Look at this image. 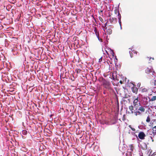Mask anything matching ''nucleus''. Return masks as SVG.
Returning <instances> with one entry per match:
<instances>
[{
    "label": "nucleus",
    "mask_w": 156,
    "mask_h": 156,
    "mask_svg": "<svg viewBox=\"0 0 156 156\" xmlns=\"http://www.w3.org/2000/svg\"><path fill=\"white\" fill-rule=\"evenodd\" d=\"M147 107V106H142L141 105L138 107L137 110H135L134 112V115L136 116L139 115H141L145 112V109Z\"/></svg>",
    "instance_id": "1"
},
{
    "label": "nucleus",
    "mask_w": 156,
    "mask_h": 156,
    "mask_svg": "<svg viewBox=\"0 0 156 156\" xmlns=\"http://www.w3.org/2000/svg\"><path fill=\"white\" fill-rule=\"evenodd\" d=\"M100 81H101L102 84L106 89L108 90L111 89V84L109 82L106 81L103 78L100 79Z\"/></svg>",
    "instance_id": "2"
},
{
    "label": "nucleus",
    "mask_w": 156,
    "mask_h": 156,
    "mask_svg": "<svg viewBox=\"0 0 156 156\" xmlns=\"http://www.w3.org/2000/svg\"><path fill=\"white\" fill-rule=\"evenodd\" d=\"M133 98L134 99L133 101V105L135 110H137L138 107L141 105V104L139 101V97H137L135 98V96H134L133 97Z\"/></svg>",
    "instance_id": "3"
},
{
    "label": "nucleus",
    "mask_w": 156,
    "mask_h": 156,
    "mask_svg": "<svg viewBox=\"0 0 156 156\" xmlns=\"http://www.w3.org/2000/svg\"><path fill=\"white\" fill-rule=\"evenodd\" d=\"M131 84L133 85V86L131 87V90L132 92L136 94H137L138 91V88L136 87V86L135 84L133 83H132Z\"/></svg>",
    "instance_id": "4"
},
{
    "label": "nucleus",
    "mask_w": 156,
    "mask_h": 156,
    "mask_svg": "<svg viewBox=\"0 0 156 156\" xmlns=\"http://www.w3.org/2000/svg\"><path fill=\"white\" fill-rule=\"evenodd\" d=\"M148 99L150 100V98L148 97H144L143 98V104L144 105L146 106L148 104Z\"/></svg>",
    "instance_id": "5"
},
{
    "label": "nucleus",
    "mask_w": 156,
    "mask_h": 156,
    "mask_svg": "<svg viewBox=\"0 0 156 156\" xmlns=\"http://www.w3.org/2000/svg\"><path fill=\"white\" fill-rule=\"evenodd\" d=\"M145 136V134L144 132H140L138 135L139 138L141 140H144Z\"/></svg>",
    "instance_id": "6"
},
{
    "label": "nucleus",
    "mask_w": 156,
    "mask_h": 156,
    "mask_svg": "<svg viewBox=\"0 0 156 156\" xmlns=\"http://www.w3.org/2000/svg\"><path fill=\"white\" fill-rule=\"evenodd\" d=\"M145 71L146 73L148 74L153 72V75H154V74L155 73V72L153 70V69L151 68V67H150V68L149 67L145 69Z\"/></svg>",
    "instance_id": "7"
},
{
    "label": "nucleus",
    "mask_w": 156,
    "mask_h": 156,
    "mask_svg": "<svg viewBox=\"0 0 156 156\" xmlns=\"http://www.w3.org/2000/svg\"><path fill=\"white\" fill-rule=\"evenodd\" d=\"M109 21L111 23L115 24L117 22V19L115 18H110L109 19Z\"/></svg>",
    "instance_id": "8"
},
{
    "label": "nucleus",
    "mask_w": 156,
    "mask_h": 156,
    "mask_svg": "<svg viewBox=\"0 0 156 156\" xmlns=\"http://www.w3.org/2000/svg\"><path fill=\"white\" fill-rule=\"evenodd\" d=\"M141 148L144 150H146L147 148V146L145 143H144L142 145H140Z\"/></svg>",
    "instance_id": "9"
},
{
    "label": "nucleus",
    "mask_w": 156,
    "mask_h": 156,
    "mask_svg": "<svg viewBox=\"0 0 156 156\" xmlns=\"http://www.w3.org/2000/svg\"><path fill=\"white\" fill-rule=\"evenodd\" d=\"M134 106L131 105L130 106H129V110H130V111H131V113L132 114L134 113V112L133 111V110H134Z\"/></svg>",
    "instance_id": "10"
},
{
    "label": "nucleus",
    "mask_w": 156,
    "mask_h": 156,
    "mask_svg": "<svg viewBox=\"0 0 156 156\" xmlns=\"http://www.w3.org/2000/svg\"><path fill=\"white\" fill-rule=\"evenodd\" d=\"M114 12L115 14H117L118 18L120 16V17H121V14L120 13L119 10L118 9H115Z\"/></svg>",
    "instance_id": "11"
},
{
    "label": "nucleus",
    "mask_w": 156,
    "mask_h": 156,
    "mask_svg": "<svg viewBox=\"0 0 156 156\" xmlns=\"http://www.w3.org/2000/svg\"><path fill=\"white\" fill-rule=\"evenodd\" d=\"M94 31L95 34L98 37V36L99 37V34L98 32L97 31V28L96 27H94Z\"/></svg>",
    "instance_id": "12"
},
{
    "label": "nucleus",
    "mask_w": 156,
    "mask_h": 156,
    "mask_svg": "<svg viewBox=\"0 0 156 156\" xmlns=\"http://www.w3.org/2000/svg\"><path fill=\"white\" fill-rule=\"evenodd\" d=\"M156 100V96H153L151 99L150 98V100H149V101H154Z\"/></svg>",
    "instance_id": "13"
},
{
    "label": "nucleus",
    "mask_w": 156,
    "mask_h": 156,
    "mask_svg": "<svg viewBox=\"0 0 156 156\" xmlns=\"http://www.w3.org/2000/svg\"><path fill=\"white\" fill-rule=\"evenodd\" d=\"M107 32L108 34H110L112 33V30L111 29H108L107 30Z\"/></svg>",
    "instance_id": "14"
},
{
    "label": "nucleus",
    "mask_w": 156,
    "mask_h": 156,
    "mask_svg": "<svg viewBox=\"0 0 156 156\" xmlns=\"http://www.w3.org/2000/svg\"><path fill=\"white\" fill-rule=\"evenodd\" d=\"M148 141L150 142L151 141L152 142H153L154 141V140L153 139L152 136H149L148 137Z\"/></svg>",
    "instance_id": "15"
},
{
    "label": "nucleus",
    "mask_w": 156,
    "mask_h": 156,
    "mask_svg": "<svg viewBox=\"0 0 156 156\" xmlns=\"http://www.w3.org/2000/svg\"><path fill=\"white\" fill-rule=\"evenodd\" d=\"M118 19H119V22L120 27L121 29H122L121 22V17H120V16L118 18Z\"/></svg>",
    "instance_id": "16"
},
{
    "label": "nucleus",
    "mask_w": 156,
    "mask_h": 156,
    "mask_svg": "<svg viewBox=\"0 0 156 156\" xmlns=\"http://www.w3.org/2000/svg\"><path fill=\"white\" fill-rule=\"evenodd\" d=\"M129 147L130 150L132 151H133L134 149V147L133 144H130L129 145Z\"/></svg>",
    "instance_id": "17"
},
{
    "label": "nucleus",
    "mask_w": 156,
    "mask_h": 156,
    "mask_svg": "<svg viewBox=\"0 0 156 156\" xmlns=\"http://www.w3.org/2000/svg\"><path fill=\"white\" fill-rule=\"evenodd\" d=\"M27 133V130H24L22 131V134L24 135H26Z\"/></svg>",
    "instance_id": "18"
},
{
    "label": "nucleus",
    "mask_w": 156,
    "mask_h": 156,
    "mask_svg": "<svg viewBox=\"0 0 156 156\" xmlns=\"http://www.w3.org/2000/svg\"><path fill=\"white\" fill-rule=\"evenodd\" d=\"M148 89L146 88H144L142 90L141 92L142 93L147 92Z\"/></svg>",
    "instance_id": "19"
},
{
    "label": "nucleus",
    "mask_w": 156,
    "mask_h": 156,
    "mask_svg": "<svg viewBox=\"0 0 156 156\" xmlns=\"http://www.w3.org/2000/svg\"><path fill=\"white\" fill-rule=\"evenodd\" d=\"M150 120H151V119L150 117V116H149V115H148L147 117V118L146 120V121L147 122H150Z\"/></svg>",
    "instance_id": "20"
},
{
    "label": "nucleus",
    "mask_w": 156,
    "mask_h": 156,
    "mask_svg": "<svg viewBox=\"0 0 156 156\" xmlns=\"http://www.w3.org/2000/svg\"><path fill=\"white\" fill-rule=\"evenodd\" d=\"M129 127L133 131H135L136 130V129L135 128H132L131 125H129Z\"/></svg>",
    "instance_id": "21"
},
{
    "label": "nucleus",
    "mask_w": 156,
    "mask_h": 156,
    "mask_svg": "<svg viewBox=\"0 0 156 156\" xmlns=\"http://www.w3.org/2000/svg\"><path fill=\"white\" fill-rule=\"evenodd\" d=\"M99 20L102 23H103L104 21V20L101 17V16H99Z\"/></svg>",
    "instance_id": "22"
},
{
    "label": "nucleus",
    "mask_w": 156,
    "mask_h": 156,
    "mask_svg": "<svg viewBox=\"0 0 156 156\" xmlns=\"http://www.w3.org/2000/svg\"><path fill=\"white\" fill-rule=\"evenodd\" d=\"M77 73H80L81 72V70L80 69H76V70Z\"/></svg>",
    "instance_id": "23"
},
{
    "label": "nucleus",
    "mask_w": 156,
    "mask_h": 156,
    "mask_svg": "<svg viewBox=\"0 0 156 156\" xmlns=\"http://www.w3.org/2000/svg\"><path fill=\"white\" fill-rule=\"evenodd\" d=\"M152 150L150 149V150H149V151H148V152H150V154H149V155L150 156L151 155V154H152Z\"/></svg>",
    "instance_id": "24"
},
{
    "label": "nucleus",
    "mask_w": 156,
    "mask_h": 156,
    "mask_svg": "<svg viewBox=\"0 0 156 156\" xmlns=\"http://www.w3.org/2000/svg\"><path fill=\"white\" fill-rule=\"evenodd\" d=\"M130 52L131 51H129V53H130V57H131V58H132L133 57V53L132 52Z\"/></svg>",
    "instance_id": "25"
},
{
    "label": "nucleus",
    "mask_w": 156,
    "mask_h": 156,
    "mask_svg": "<svg viewBox=\"0 0 156 156\" xmlns=\"http://www.w3.org/2000/svg\"><path fill=\"white\" fill-rule=\"evenodd\" d=\"M148 58L149 59V60L150 61V59H152V60H154V58H151V57H148Z\"/></svg>",
    "instance_id": "26"
},
{
    "label": "nucleus",
    "mask_w": 156,
    "mask_h": 156,
    "mask_svg": "<svg viewBox=\"0 0 156 156\" xmlns=\"http://www.w3.org/2000/svg\"><path fill=\"white\" fill-rule=\"evenodd\" d=\"M140 83H138L137 84V87H139L140 86Z\"/></svg>",
    "instance_id": "27"
},
{
    "label": "nucleus",
    "mask_w": 156,
    "mask_h": 156,
    "mask_svg": "<svg viewBox=\"0 0 156 156\" xmlns=\"http://www.w3.org/2000/svg\"><path fill=\"white\" fill-rule=\"evenodd\" d=\"M156 154V153L155 152H154L153 153V154L151 155L150 156H152L153 155H155Z\"/></svg>",
    "instance_id": "28"
},
{
    "label": "nucleus",
    "mask_w": 156,
    "mask_h": 156,
    "mask_svg": "<svg viewBox=\"0 0 156 156\" xmlns=\"http://www.w3.org/2000/svg\"><path fill=\"white\" fill-rule=\"evenodd\" d=\"M132 52H133V53H134L136 54V53H137V52L136 51H134V50Z\"/></svg>",
    "instance_id": "29"
},
{
    "label": "nucleus",
    "mask_w": 156,
    "mask_h": 156,
    "mask_svg": "<svg viewBox=\"0 0 156 156\" xmlns=\"http://www.w3.org/2000/svg\"><path fill=\"white\" fill-rule=\"evenodd\" d=\"M154 85L156 86V80L154 81Z\"/></svg>",
    "instance_id": "30"
},
{
    "label": "nucleus",
    "mask_w": 156,
    "mask_h": 156,
    "mask_svg": "<svg viewBox=\"0 0 156 156\" xmlns=\"http://www.w3.org/2000/svg\"><path fill=\"white\" fill-rule=\"evenodd\" d=\"M119 83L121 84H122V80H120V81H119Z\"/></svg>",
    "instance_id": "31"
},
{
    "label": "nucleus",
    "mask_w": 156,
    "mask_h": 156,
    "mask_svg": "<svg viewBox=\"0 0 156 156\" xmlns=\"http://www.w3.org/2000/svg\"><path fill=\"white\" fill-rule=\"evenodd\" d=\"M154 134L155 135H156V131H155L154 132Z\"/></svg>",
    "instance_id": "32"
},
{
    "label": "nucleus",
    "mask_w": 156,
    "mask_h": 156,
    "mask_svg": "<svg viewBox=\"0 0 156 156\" xmlns=\"http://www.w3.org/2000/svg\"><path fill=\"white\" fill-rule=\"evenodd\" d=\"M140 156H143V153Z\"/></svg>",
    "instance_id": "33"
},
{
    "label": "nucleus",
    "mask_w": 156,
    "mask_h": 156,
    "mask_svg": "<svg viewBox=\"0 0 156 156\" xmlns=\"http://www.w3.org/2000/svg\"><path fill=\"white\" fill-rule=\"evenodd\" d=\"M107 22L105 24V26H106V25H107Z\"/></svg>",
    "instance_id": "34"
},
{
    "label": "nucleus",
    "mask_w": 156,
    "mask_h": 156,
    "mask_svg": "<svg viewBox=\"0 0 156 156\" xmlns=\"http://www.w3.org/2000/svg\"><path fill=\"white\" fill-rule=\"evenodd\" d=\"M154 128H156V126H154V127H153Z\"/></svg>",
    "instance_id": "35"
},
{
    "label": "nucleus",
    "mask_w": 156,
    "mask_h": 156,
    "mask_svg": "<svg viewBox=\"0 0 156 156\" xmlns=\"http://www.w3.org/2000/svg\"><path fill=\"white\" fill-rule=\"evenodd\" d=\"M155 121H156V120L155 119H154V122H155Z\"/></svg>",
    "instance_id": "36"
},
{
    "label": "nucleus",
    "mask_w": 156,
    "mask_h": 156,
    "mask_svg": "<svg viewBox=\"0 0 156 156\" xmlns=\"http://www.w3.org/2000/svg\"><path fill=\"white\" fill-rule=\"evenodd\" d=\"M113 80H114V77H113Z\"/></svg>",
    "instance_id": "37"
},
{
    "label": "nucleus",
    "mask_w": 156,
    "mask_h": 156,
    "mask_svg": "<svg viewBox=\"0 0 156 156\" xmlns=\"http://www.w3.org/2000/svg\"><path fill=\"white\" fill-rule=\"evenodd\" d=\"M151 60H152V59H150V61H152Z\"/></svg>",
    "instance_id": "38"
},
{
    "label": "nucleus",
    "mask_w": 156,
    "mask_h": 156,
    "mask_svg": "<svg viewBox=\"0 0 156 156\" xmlns=\"http://www.w3.org/2000/svg\"><path fill=\"white\" fill-rule=\"evenodd\" d=\"M94 151H96L94 149Z\"/></svg>",
    "instance_id": "39"
},
{
    "label": "nucleus",
    "mask_w": 156,
    "mask_h": 156,
    "mask_svg": "<svg viewBox=\"0 0 156 156\" xmlns=\"http://www.w3.org/2000/svg\"><path fill=\"white\" fill-rule=\"evenodd\" d=\"M96 147V146L94 147V149Z\"/></svg>",
    "instance_id": "40"
}]
</instances>
